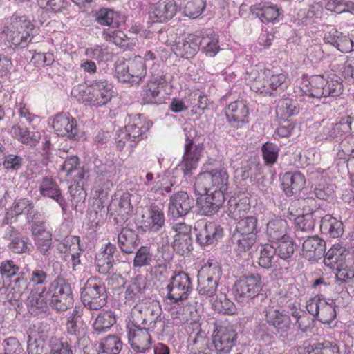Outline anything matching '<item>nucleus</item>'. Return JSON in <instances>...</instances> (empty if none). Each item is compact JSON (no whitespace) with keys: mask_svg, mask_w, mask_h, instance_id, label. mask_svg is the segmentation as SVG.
I'll return each instance as SVG.
<instances>
[{"mask_svg":"<svg viewBox=\"0 0 354 354\" xmlns=\"http://www.w3.org/2000/svg\"><path fill=\"white\" fill-rule=\"evenodd\" d=\"M37 32L38 29L25 16L12 15L3 30L0 32V40L8 47L23 48L27 46Z\"/></svg>","mask_w":354,"mask_h":354,"instance_id":"1","label":"nucleus"},{"mask_svg":"<svg viewBox=\"0 0 354 354\" xmlns=\"http://www.w3.org/2000/svg\"><path fill=\"white\" fill-rule=\"evenodd\" d=\"M263 283L259 273H249L241 276L233 286L232 290L237 301L245 302L252 299L264 300L266 296L262 292Z\"/></svg>","mask_w":354,"mask_h":354,"instance_id":"2","label":"nucleus"},{"mask_svg":"<svg viewBox=\"0 0 354 354\" xmlns=\"http://www.w3.org/2000/svg\"><path fill=\"white\" fill-rule=\"evenodd\" d=\"M185 134V151L182 161L178 165L177 169L180 170L184 177L189 178L193 176V172L196 169L198 162L202 156L204 145L202 142L196 144L192 139L194 130L191 127L184 128Z\"/></svg>","mask_w":354,"mask_h":354,"instance_id":"3","label":"nucleus"},{"mask_svg":"<svg viewBox=\"0 0 354 354\" xmlns=\"http://www.w3.org/2000/svg\"><path fill=\"white\" fill-rule=\"evenodd\" d=\"M81 299L84 306L91 310H100L107 303L104 284L98 277H90L81 288Z\"/></svg>","mask_w":354,"mask_h":354,"instance_id":"4","label":"nucleus"},{"mask_svg":"<svg viewBox=\"0 0 354 354\" xmlns=\"http://www.w3.org/2000/svg\"><path fill=\"white\" fill-rule=\"evenodd\" d=\"M151 77L147 84L142 88V99L145 104H161L165 97L161 89L168 84V78L164 71L152 68Z\"/></svg>","mask_w":354,"mask_h":354,"instance_id":"5","label":"nucleus"},{"mask_svg":"<svg viewBox=\"0 0 354 354\" xmlns=\"http://www.w3.org/2000/svg\"><path fill=\"white\" fill-rule=\"evenodd\" d=\"M149 329L142 327L133 322L127 324L128 343L134 352L145 353L151 348L152 341L149 333Z\"/></svg>","mask_w":354,"mask_h":354,"instance_id":"6","label":"nucleus"},{"mask_svg":"<svg viewBox=\"0 0 354 354\" xmlns=\"http://www.w3.org/2000/svg\"><path fill=\"white\" fill-rule=\"evenodd\" d=\"M168 299L176 303L184 301L188 298L192 290V281L189 276L184 272H179L173 275L167 286Z\"/></svg>","mask_w":354,"mask_h":354,"instance_id":"7","label":"nucleus"},{"mask_svg":"<svg viewBox=\"0 0 354 354\" xmlns=\"http://www.w3.org/2000/svg\"><path fill=\"white\" fill-rule=\"evenodd\" d=\"M196 242L202 247L213 245L220 241L224 236L223 227L214 222L198 223L194 227Z\"/></svg>","mask_w":354,"mask_h":354,"instance_id":"8","label":"nucleus"},{"mask_svg":"<svg viewBox=\"0 0 354 354\" xmlns=\"http://www.w3.org/2000/svg\"><path fill=\"white\" fill-rule=\"evenodd\" d=\"M265 321L275 330L281 337H286L291 328V319L283 310L274 306H268L264 311Z\"/></svg>","mask_w":354,"mask_h":354,"instance_id":"9","label":"nucleus"},{"mask_svg":"<svg viewBox=\"0 0 354 354\" xmlns=\"http://www.w3.org/2000/svg\"><path fill=\"white\" fill-rule=\"evenodd\" d=\"M93 91H88V97L84 102H88L93 106H102L111 100L113 95V85L107 80L96 79L91 82Z\"/></svg>","mask_w":354,"mask_h":354,"instance_id":"10","label":"nucleus"},{"mask_svg":"<svg viewBox=\"0 0 354 354\" xmlns=\"http://www.w3.org/2000/svg\"><path fill=\"white\" fill-rule=\"evenodd\" d=\"M131 196L129 192L124 193L119 201H112L107 207L110 215L113 217L115 224L119 226H122L133 214Z\"/></svg>","mask_w":354,"mask_h":354,"instance_id":"11","label":"nucleus"},{"mask_svg":"<svg viewBox=\"0 0 354 354\" xmlns=\"http://www.w3.org/2000/svg\"><path fill=\"white\" fill-rule=\"evenodd\" d=\"M237 333L231 326L220 327L214 331L212 346L218 354L228 353L235 346Z\"/></svg>","mask_w":354,"mask_h":354,"instance_id":"12","label":"nucleus"},{"mask_svg":"<svg viewBox=\"0 0 354 354\" xmlns=\"http://www.w3.org/2000/svg\"><path fill=\"white\" fill-rule=\"evenodd\" d=\"M82 310L75 308L67 317L66 324V333L73 337L72 340L75 345H78L80 341L87 333L88 327L82 318Z\"/></svg>","mask_w":354,"mask_h":354,"instance_id":"13","label":"nucleus"},{"mask_svg":"<svg viewBox=\"0 0 354 354\" xmlns=\"http://www.w3.org/2000/svg\"><path fill=\"white\" fill-rule=\"evenodd\" d=\"M225 113L232 127L239 129L248 122L249 109L243 100L231 102L225 109Z\"/></svg>","mask_w":354,"mask_h":354,"instance_id":"14","label":"nucleus"},{"mask_svg":"<svg viewBox=\"0 0 354 354\" xmlns=\"http://www.w3.org/2000/svg\"><path fill=\"white\" fill-rule=\"evenodd\" d=\"M194 206V199L186 192L179 191L170 196L169 212L174 217L187 215Z\"/></svg>","mask_w":354,"mask_h":354,"instance_id":"15","label":"nucleus"},{"mask_svg":"<svg viewBox=\"0 0 354 354\" xmlns=\"http://www.w3.org/2000/svg\"><path fill=\"white\" fill-rule=\"evenodd\" d=\"M225 201L224 194L222 191L206 190V195L204 198L197 200V205L201 214L204 216H212L216 214L223 207Z\"/></svg>","mask_w":354,"mask_h":354,"instance_id":"16","label":"nucleus"},{"mask_svg":"<svg viewBox=\"0 0 354 354\" xmlns=\"http://www.w3.org/2000/svg\"><path fill=\"white\" fill-rule=\"evenodd\" d=\"M53 128L59 136L73 140L80 137L77 121L67 114H57L53 120Z\"/></svg>","mask_w":354,"mask_h":354,"instance_id":"17","label":"nucleus"},{"mask_svg":"<svg viewBox=\"0 0 354 354\" xmlns=\"http://www.w3.org/2000/svg\"><path fill=\"white\" fill-rule=\"evenodd\" d=\"M3 239L8 242V249L15 254L29 253L32 247L29 238L23 236L13 226H9L5 230Z\"/></svg>","mask_w":354,"mask_h":354,"instance_id":"18","label":"nucleus"},{"mask_svg":"<svg viewBox=\"0 0 354 354\" xmlns=\"http://www.w3.org/2000/svg\"><path fill=\"white\" fill-rule=\"evenodd\" d=\"M178 7L174 0L159 1L153 4L149 12L152 22H166L171 19L178 11Z\"/></svg>","mask_w":354,"mask_h":354,"instance_id":"19","label":"nucleus"},{"mask_svg":"<svg viewBox=\"0 0 354 354\" xmlns=\"http://www.w3.org/2000/svg\"><path fill=\"white\" fill-rule=\"evenodd\" d=\"M143 227L153 232H160L165 225V216L162 207L151 205L142 216Z\"/></svg>","mask_w":354,"mask_h":354,"instance_id":"20","label":"nucleus"},{"mask_svg":"<svg viewBox=\"0 0 354 354\" xmlns=\"http://www.w3.org/2000/svg\"><path fill=\"white\" fill-rule=\"evenodd\" d=\"M199 49V36L189 35L185 37H178L172 50L178 57L189 59L192 58Z\"/></svg>","mask_w":354,"mask_h":354,"instance_id":"21","label":"nucleus"},{"mask_svg":"<svg viewBox=\"0 0 354 354\" xmlns=\"http://www.w3.org/2000/svg\"><path fill=\"white\" fill-rule=\"evenodd\" d=\"M326 242L317 236H308L302 243L301 255L308 261H318L324 257Z\"/></svg>","mask_w":354,"mask_h":354,"instance_id":"22","label":"nucleus"},{"mask_svg":"<svg viewBox=\"0 0 354 354\" xmlns=\"http://www.w3.org/2000/svg\"><path fill=\"white\" fill-rule=\"evenodd\" d=\"M353 118L347 115L342 117L336 123H326L322 129V136L324 139H334L342 137L344 134L349 133Z\"/></svg>","mask_w":354,"mask_h":354,"instance_id":"23","label":"nucleus"},{"mask_svg":"<svg viewBox=\"0 0 354 354\" xmlns=\"http://www.w3.org/2000/svg\"><path fill=\"white\" fill-rule=\"evenodd\" d=\"M252 14L259 18L261 22L268 24L278 21L283 10L270 3H261L250 7Z\"/></svg>","mask_w":354,"mask_h":354,"instance_id":"24","label":"nucleus"},{"mask_svg":"<svg viewBox=\"0 0 354 354\" xmlns=\"http://www.w3.org/2000/svg\"><path fill=\"white\" fill-rule=\"evenodd\" d=\"M39 188L41 196L55 200L62 210L65 211L66 202L62 195L59 186L53 178L47 176L43 177Z\"/></svg>","mask_w":354,"mask_h":354,"instance_id":"25","label":"nucleus"},{"mask_svg":"<svg viewBox=\"0 0 354 354\" xmlns=\"http://www.w3.org/2000/svg\"><path fill=\"white\" fill-rule=\"evenodd\" d=\"M306 183L300 172H286L281 178V186L285 194L290 197L300 192Z\"/></svg>","mask_w":354,"mask_h":354,"instance_id":"26","label":"nucleus"},{"mask_svg":"<svg viewBox=\"0 0 354 354\" xmlns=\"http://www.w3.org/2000/svg\"><path fill=\"white\" fill-rule=\"evenodd\" d=\"M203 176L211 183V186L205 188V190H209V192L222 191L224 194L228 183V174L224 168L214 169L206 171L203 174Z\"/></svg>","mask_w":354,"mask_h":354,"instance_id":"27","label":"nucleus"},{"mask_svg":"<svg viewBox=\"0 0 354 354\" xmlns=\"http://www.w3.org/2000/svg\"><path fill=\"white\" fill-rule=\"evenodd\" d=\"M147 129L141 122L138 124H129L123 129L119 131V147L124 145V142L121 140L129 137L130 139V148L136 146L138 142L143 139Z\"/></svg>","mask_w":354,"mask_h":354,"instance_id":"28","label":"nucleus"},{"mask_svg":"<svg viewBox=\"0 0 354 354\" xmlns=\"http://www.w3.org/2000/svg\"><path fill=\"white\" fill-rule=\"evenodd\" d=\"M146 282L140 276L133 278L124 292L125 304L134 305L143 297Z\"/></svg>","mask_w":354,"mask_h":354,"instance_id":"29","label":"nucleus"},{"mask_svg":"<svg viewBox=\"0 0 354 354\" xmlns=\"http://www.w3.org/2000/svg\"><path fill=\"white\" fill-rule=\"evenodd\" d=\"M118 243L122 252L133 253L140 243L139 236L136 231L123 227L118 234Z\"/></svg>","mask_w":354,"mask_h":354,"instance_id":"30","label":"nucleus"},{"mask_svg":"<svg viewBox=\"0 0 354 354\" xmlns=\"http://www.w3.org/2000/svg\"><path fill=\"white\" fill-rule=\"evenodd\" d=\"M97 182L102 185V191L110 189L113 186L111 177L115 174V167L111 162L102 163L100 160L95 162Z\"/></svg>","mask_w":354,"mask_h":354,"instance_id":"31","label":"nucleus"},{"mask_svg":"<svg viewBox=\"0 0 354 354\" xmlns=\"http://www.w3.org/2000/svg\"><path fill=\"white\" fill-rule=\"evenodd\" d=\"M320 231L322 234L332 238H338L343 234V223L330 214L321 217Z\"/></svg>","mask_w":354,"mask_h":354,"instance_id":"32","label":"nucleus"},{"mask_svg":"<svg viewBox=\"0 0 354 354\" xmlns=\"http://www.w3.org/2000/svg\"><path fill=\"white\" fill-rule=\"evenodd\" d=\"M287 221L282 218H275L267 223L266 235L270 241H279L287 237Z\"/></svg>","mask_w":354,"mask_h":354,"instance_id":"33","label":"nucleus"},{"mask_svg":"<svg viewBox=\"0 0 354 354\" xmlns=\"http://www.w3.org/2000/svg\"><path fill=\"white\" fill-rule=\"evenodd\" d=\"M305 349V354H342L339 344L330 340L314 342Z\"/></svg>","mask_w":354,"mask_h":354,"instance_id":"34","label":"nucleus"},{"mask_svg":"<svg viewBox=\"0 0 354 354\" xmlns=\"http://www.w3.org/2000/svg\"><path fill=\"white\" fill-rule=\"evenodd\" d=\"M12 136L23 144L30 146H35L40 139L39 132L30 131L27 127H23L19 124L13 126L11 128Z\"/></svg>","mask_w":354,"mask_h":354,"instance_id":"35","label":"nucleus"},{"mask_svg":"<svg viewBox=\"0 0 354 354\" xmlns=\"http://www.w3.org/2000/svg\"><path fill=\"white\" fill-rule=\"evenodd\" d=\"M116 322V316L111 310H101L93 323L94 331L100 334L108 331Z\"/></svg>","mask_w":354,"mask_h":354,"instance_id":"36","label":"nucleus"},{"mask_svg":"<svg viewBox=\"0 0 354 354\" xmlns=\"http://www.w3.org/2000/svg\"><path fill=\"white\" fill-rule=\"evenodd\" d=\"M123 348L120 338L114 335H109L100 339L97 354H119Z\"/></svg>","mask_w":354,"mask_h":354,"instance_id":"37","label":"nucleus"},{"mask_svg":"<svg viewBox=\"0 0 354 354\" xmlns=\"http://www.w3.org/2000/svg\"><path fill=\"white\" fill-rule=\"evenodd\" d=\"M14 212L16 215L25 214L27 221L41 218L42 214L35 209L33 203L27 198H20L15 203Z\"/></svg>","mask_w":354,"mask_h":354,"instance_id":"38","label":"nucleus"},{"mask_svg":"<svg viewBox=\"0 0 354 354\" xmlns=\"http://www.w3.org/2000/svg\"><path fill=\"white\" fill-rule=\"evenodd\" d=\"M130 73L131 84H138L146 75V65L142 57H135L127 62Z\"/></svg>","mask_w":354,"mask_h":354,"instance_id":"39","label":"nucleus"},{"mask_svg":"<svg viewBox=\"0 0 354 354\" xmlns=\"http://www.w3.org/2000/svg\"><path fill=\"white\" fill-rule=\"evenodd\" d=\"M335 269L336 281L339 285L346 283L354 278V261L344 259Z\"/></svg>","mask_w":354,"mask_h":354,"instance_id":"40","label":"nucleus"},{"mask_svg":"<svg viewBox=\"0 0 354 354\" xmlns=\"http://www.w3.org/2000/svg\"><path fill=\"white\" fill-rule=\"evenodd\" d=\"M325 84V78L322 75L310 77L308 84H306L302 87L304 93L311 97L321 98L324 93L323 86Z\"/></svg>","mask_w":354,"mask_h":354,"instance_id":"41","label":"nucleus"},{"mask_svg":"<svg viewBox=\"0 0 354 354\" xmlns=\"http://www.w3.org/2000/svg\"><path fill=\"white\" fill-rule=\"evenodd\" d=\"M273 245L277 257L285 261H288L292 257L297 247L289 236L275 242Z\"/></svg>","mask_w":354,"mask_h":354,"instance_id":"42","label":"nucleus"},{"mask_svg":"<svg viewBox=\"0 0 354 354\" xmlns=\"http://www.w3.org/2000/svg\"><path fill=\"white\" fill-rule=\"evenodd\" d=\"M258 219L255 216H246L236 222L234 232L245 235H254L258 233Z\"/></svg>","mask_w":354,"mask_h":354,"instance_id":"43","label":"nucleus"},{"mask_svg":"<svg viewBox=\"0 0 354 354\" xmlns=\"http://www.w3.org/2000/svg\"><path fill=\"white\" fill-rule=\"evenodd\" d=\"M299 112V106L297 101L290 98L281 100L276 109L277 115L284 120L298 114Z\"/></svg>","mask_w":354,"mask_h":354,"instance_id":"44","label":"nucleus"},{"mask_svg":"<svg viewBox=\"0 0 354 354\" xmlns=\"http://www.w3.org/2000/svg\"><path fill=\"white\" fill-rule=\"evenodd\" d=\"M118 13L110 8H102L95 11L93 14L95 21L102 25L118 28L119 22L116 20Z\"/></svg>","mask_w":354,"mask_h":354,"instance_id":"45","label":"nucleus"},{"mask_svg":"<svg viewBox=\"0 0 354 354\" xmlns=\"http://www.w3.org/2000/svg\"><path fill=\"white\" fill-rule=\"evenodd\" d=\"M276 250L273 245H265L261 247L259 265L263 268L269 269L277 262Z\"/></svg>","mask_w":354,"mask_h":354,"instance_id":"46","label":"nucleus"},{"mask_svg":"<svg viewBox=\"0 0 354 354\" xmlns=\"http://www.w3.org/2000/svg\"><path fill=\"white\" fill-rule=\"evenodd\" d=\"M257 236L254 235H245L233 232L232 243L236 245L235 250L239 252H245L250 250L256 243Z\"/></svg>","mask_w":354,"mask_h":354,"instance_id":"47","label":"nucleus"},{"mask_svg":"<svg viewBox=\"0 0 354 354\" xmlns=\"http://www.w3.org/2000/svg\"><path fill=\"white\" fill-rule=\"evenodd\" d=\"M337 307V306L333 301L330 303H328L324 300H322L321 301V308L317 319L324 324L330 325L336 318Z\"/></svg>","mask_w":354,"mask_h":354,"instance_id":"48","label":"nucleus"},{"mask_svg":"<svg viewBox=\"0 0 354 354\" xmlns=\"http://www.w3.org/2000/svg\"><path fill=\"white\" fill-rule=\"evenodd\" d=\"M221 274V268L218 263L212 260L201 268L198 277H203L206 279L218 283Z\"/></svg>","mask_w":354,"mask_h":354,"instance_id":"49","label":"nucleus"},{"mask_svg":"<svg viewBox=\"0 0 354 354\" xmlns=\"http://www.w3.org/2000/svg\"><path fill=\"white\" fill-rule=\"evenodd\" d=\"M317 217L315 216L304 214L297 216L295 219V236L301 239V232H309L312 231L315 226V220Z\"/></svg>","mask_w":354,"mask_h":354,"instance_id":"50","label":"nucleus"},{"mask_svg":"<svg viewBox=\"0 0 354 354\" xmlns=\"http://www.w3.org/2000/svg\"><path fill=\"white\" fill-rule=\"evenodd\" d=\"M323 86L324 93L322 97H337L342 93L343 85L341 82V78L333 75L331 77L325 79V84Z\"/></svg>","mask_w":354,"mask_h":354,"instance_id":"51","label":"nucleus"},{"mask_svg":"<svg viewBox=\"0 0 354 354\" xmlns=\"http://www.w3.org/2000/svg\"><path fill=\"white\" fill-rule=\"evenodd\" d=\"M49 300L50 306L57 312L65 311L71 308L74 301L73 292L51 297Z\"/></svg>","mask_w":354,"mask_h":354,"instance_id":"52","label":"nucleus"},{"mask_svg":"<svg viewBox=\"0 0 354 354\" xmlns=\"http://www.w3.org/2000/svg\"><path fill=\"white\" fill-rule=\"evenodd\" d=\"M76 346L71 338H61L52 342L50 354H75Z\"/></svg>","mask_w":354,"mask_h":354,"instance_id":"53","label":"nucleus"},{"mask_svg":"<svg viewBox=\"0 0 354 354\" xmlns=\"http://www.w3.org/2000/svg\"><path fill=\"white\" fill-rule=\"evenodd\" d=\"M325 8L338 14L349 12L354 15V3L346 0H325Z\"/></svg>","mask_w":354,"mask_h":354,"instance_id":"54","label":"nucleus"},{"mask_svg":"<svg viewBox=\"0 0 354 354\" xmlns=\"http://www.w3.org/2000/svg\"><path fill=\"white\" fill-rule=\"evenodd\" d=\"M206 8L205 0H188L183 6V14L191 19L198 18Z\"/></svg>","mask_w":354,"mask_h":354,"instance_id":"55","label":"nucleus"},{"mask_svg":"<svg viewBox=\"0 0 354 354\" xmlns=\"http://www.w3.org/2000/svg\"><path fill=\"white\" fill-rule=\"evenodd\" d=\"M214 309L218 313L233 315L236 312L234 304L230 300L226 295L219 294L213 303Z\"/></svg>","mask_w":354,"mask_h":354,"instance_id":"56","label":"nucleus"},{"mask_svg":"<svg viewBox=\"0 0 354 354\" xmlns=\"http://www.w3.org/2000/svg\"><path fill=\"white\" fill-rule=\"evenodd\" d=\"M69 192L71 197V205L73 209L77 212L82 211L84 208L87 196L86 190L84 187L71 185L69 187Z\"/></svg>","mask_w":354,"mask_h":354,"instance_id":"57","label":"nucleus"},{"mask_svg":"<svg viewBox=\"0 0 354 354\" xmlns=\"http://www.w3.org/2000/svg\"><path fill=\"white\" fill-rule=\"evenodd\" d=\"M277 333L274 332L267 322H259L254 328V335L256 339L270 343L275 337Z\"/></svg>","mask_w":354,"mask_h":354,"instance_id":"58","label":"nucleus"},{"mask_svg":"<svg viewBox=\"0 0 354 354\" xmlns=\"http://www.w3.org/2000/svg\"><path fill=\"white\" fill-rule=\"evenodd\" d=\"M72 292L71 285L64 279L57 277L50 284L46 295L51 297Z\"/></svg>","mask_w":354,"mask_h":354,"instance_id":"59","label":"nucleus"},{"mask_svg":"<svg viewBox=\"0 0 354 354\" xmlns=\"http://www.w3.org/2000/svg\"><path fill=\"white\" fill-rule=\"evenodd\" d=\"M269 85L271 86L272 96H277L288 87V77L284 73L273 74L269 77Z\"/></svg>","mask_w":354,"mask_h":354,"instance_id":"60","label":"nucleus"},{"mask_svg":"<svg viewBox=\"0 0 354 354\" xmlns=\"http://www.w3.org/2000/svg\"><path fill=\"white\" fill-rule=\"evenodd\" d=\"M193 239L192 236L174 237L172 248L179 255L188 254L193 250Z\"/></svg>","mask_w":354,"mask_h":354,"instance_id":"61","label":"nucleus"},{"mask_svg":"<svg viewBox=\"0 0 354 354\" xmlns=\"http://www.w3.org/2000/svg\"><path fill=\"white\" fill-rule=\"evenodd\" d=\"M218 283L206 279L203 277H198V294L208 297H213L216 291Z\"/></svg>","mask_w":354,"mask_h":354,"instance_id":"62","label":"nucleus"},{"mask_svg":"<svg viewBox=\"0 0 354 354\" xmlns=\"http://www.w3.org/2000/svg\"><path fill=\"white\" fill-rule=\"evenodd\" d=\"M218 43V40L215 36L212 37H204L202 38L199 37V47L201 46L205 55L210 57H214L219 51L220 48Z\"/></svg>","mask_w":354,"mask_h":354,"instance_id":"63","label":"nucleus"},{"mask_svg":"<svg viewBox=\"0 0 354 354\" xmlns=\"http://www.w3.org/2000/svg\"><path fill=\"white\" fill-rule=\"evenodd\" d=\"M262 156L266 165H273L278 158L279 147L276 144L267 142L261 148Z\"/></svg>","mask_w":354,"mask_h":354,"instance_id":"64","label":"nucleus"}]
</instances>
